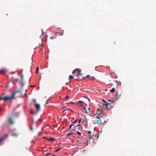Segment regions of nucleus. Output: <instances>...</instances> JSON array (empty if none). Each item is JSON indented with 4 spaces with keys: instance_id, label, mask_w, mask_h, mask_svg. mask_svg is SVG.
<instances>
[{
    "instance_id": "obj_1",
    "label": "nucleus",
    "mask_w": 156,
    "mask_h": 156,
    "mask_svg": "<svg viewBox=\"0 0 156 156\" xmlns=\"http://www.w3.org/2000/svg\"><path fill=\"white\" fill-rule=\"evenodd\" d=\"M69 129L71 131H74L75 134H78V119H76L71 123L70 125Z\"/></svg>"
},
{
    "instance_id": "obj_2",
    "label": "nucleus",
    "mask_w": 156,
    "mask_h": 156,
    "mask_svg": "<svg viewBox=\"0 0 156 156\" xmlns=\"http://www.w3.org/2000/svg\"><path fill=\"white\" fill-rule=\"evenodd\" d=\"M14 98L12 95L10 96H6L4 97H2L0 98V100H3L5 102H6L9 101H10L11 100L13 99Z\"/></svg>"
},
{
    "instance_id": "obj_3",
    "label": "nucleus",
    "mask_w": 156,
    "mask_h": 156,
    "mask_svg": "<svg viewBox=\"0 0 156 156\" xmlns=\"http://www.w3.org/2000/svg\"><path fill=\"white\" fill-rule=\"evenodd\" d=\"M93 121L94 123L97 124L99 125H100L102 123L101 120L99 115H96L95 117H94Z\"/></svg>"
},
{
    "instance_id": "obj_4",
    "label": "nucleus",
    "mask_w": 156,
    "mask_h": 156,
    "mask_svg": "<svg viewBox=\"0 0 156 156\" xmlns=\"http://www.w3.org/2000/svg\"><path fill=\"white\" fill-rule=\"evenodd\" d=\"M82 98L81 100L79 101V106H81L83 107L85 105V100H87V98L85 97H83Z\"/></svg>"
},
{
    "instance_id": "obj_5",
    "label": "nucleus",
    "mask_w": 156,
    "mask_h": 156,
    "mask_svg": "<svg viewBox=\"0 0 156 156\" xmlns=\"http://www.w3.org/2000/svg\"><path fill=\"white\" fill-rule=\"evenodd\" d=\"M87 133H88V134L89 135V139L87 140L86 142L83 143V144H86L87 145L88 144V142L89 141H90V142H91V140H93V137L91 135H90V134H91V132L90 131H89L87 132Z\"/></svg>"
},
{
    "instance_id": "obj_6",
    "label": "nucleus",
    "mask_w": 156,
    "mask_h": 156,
    "mask_svg": "<svg viewBox=\"0 0 156 156\" xmlns=\"http://www.w3.org/2000/svg\"><path fill=\"white\" fill-rule=\"evenodd\" d=\"M85 110V112H84L86 114V115H89V113L90 112V109L88 108H85L84 107V106H83L81 108H80V110Z\"/></svg>"
},
{
    "instance_id": "obj_7",
    "label": "nucleus",
    "mask_w": 156,
    "mask_h": 156,
    "mask_svg": "<svg viewBox=\"0 0 156 156\" xmlns=\"http://www.w3.org/2000/svg\"><path fill=\"white\" fill-rule=\"evenodd\" d=\"M8 134H6L4 135V136H2L0 139V143L2 142L3 140H4L8 136Z\"/></svg>"
},
{
    "instance_id": "obj_8",
    "label": "nucleus",
    "mask_w": 156,
    "mask_h": 156,
    "mask_svg": "<svg viewBox=\"0 0 156 156\" xmlns=\"http://www.w3.org/2000/svg\"><path fill=\"white\" fill-rule=\"evenodd\" d=\"M7 70L5 69H2L1 70L0 72L2 74H4L7 72Z\"/></svg>"
},
{
    "instance_id": "obj_9",
    "label": "nucleus",
    "mask_w": 156,
    "mask_h": 156,
    "mask_svg": "<svg viewBox=\"0 0 156 156\" xmlns=\"http://www.w3.org/2000/svg\"><path fill=\"white\" fill-rule=\"evenodd\" d=\"M37 111H39L40 109V105L39 104H35V105Z\"/></svg>"
},
{
    "instance_id": "obj_10",
    "label": "nucleus",
    "mask_w": 156,
    "mask_h": 156,
    "mask_svg": "<svg viewBox=\"0 0 156 156\" xmlns=\"http://www.w3.org/2000/svg\"><path fill=\"white\" fill-rule=\"evenodd\" d=\"M20 92V90H17L15 91L12 93V95L13 96V97H14V98H15V94L17 93H19Z\"/></svg>"
},
{
    "instance_id": "obj_11",
    "label": "nucleus",
    "mask_w": 156,
    "mask_h": 156,
    "mask_svg": "<svg viewBox=\"0 0 156 156\" xmlns=\"http://www.w3.org/2000/svg\"><path fill=\"white\" fill-rule=\"evenodd\" d=\"M109 104V103H107L103 104V105H105L106 106L105 108V110H107V111L108 110V108L107 106Z\"/></svg>"
},
{
    "instance_id": "obj_12",
    "label": "nucleus",
    "mask_w": 156,
    "mask_h": 156,
    "mask_svg": "<svg viewBox=\"0 0 156 156\" xmlns=\"http://www.w3.org/2000/svg\"><path fill=\"white\" fill-rule=\"evenodd\" d=\"M8 121L11 124H13V121L12 119L11 118L8 119Z\"/></svg>"
},
{
    "instance_id": "obj_13",
    "label": "nucleus",
    "mask_w": 156,
    "mask_h": 156,
    "mask_svg": "<svg viewBox=\"0 0 156 156\" xmlns=\"http://www.w3.org/2000/svg\"><path fill=\"white\" fill-rule=\"evenodd\" d=\"M73 78V77L72 75H70L69 76V80L71 82Z\"/></svg>"
},
{
    "instance_id": "obj_14",
    "label": "nucleus",
    "mask_w": 156,
    "mask_h": 156,
    "mask_svg": "<svg viewBox=\"0 0 156 156\" xmlns=\"http://www.w3.org/2000/svg\"><path fill=\"white\" fill-rule=\"evenodd\" d=\"M101 113V111L100 110V108L98 109L96 112V114L98 115H99V114Z\"/></svg>"
},
{
    "instance_id": "obj_15",
    "label": "nucleus",
    "mask_w": 156,
    "mask_h": 156,
    "mask_svg": "<svg viewBox=\"0 0 156 156\" xmlns=\"http://www.w3.org/2000/svg\"><path fill=\"white\" fill-rule=\"evenodd\" d=\"M47 140H48L50 141H54L55 140V139L54 138H51L47 139Z\"/></svg>"
},
{
    "instance_id": "obj_16",
    "label": "nucleus",
    "mask_w": 156,
    "mask_h": 156,
    "mask_svg": "<svg viewBox=\"0 0 156 156\" xmlns=\"http://www.w3.org/2000/svg\"><path fill=\"white\" fill-rule=\"evenodd\" d=\"M71 132H72V131H71ZM75 132H74V133H73V132H71L70 133H67L66 134V135L68 136H69L71 135H72V134H73V133H75Z\"/></svg>"
},
{
    "instance_id": "obj_17",
    "label": "nucleus",
    "mask_w": 156,
    "mask_h": 156,
    "mask_svg": "<svg viewBox=\"0 0 156 156\" xmlns=\"http://www.w3.org/2000/svg\"><path fill=\"white\" fill-rule=\"evenodd\" d=\"M115 82L117 83V85H121V83L120 81H118L116 80Z\"/></svg>"
},
{
    "instance_id": "obj_18",
    "label": "nucleus",
    "mask_w": 156,
    "mask_h": 156,
    "mask_svg": "<svg viewBox=\"0 0 156 156\" xmlns=\"http://www.w3.org/2000/svg\"><path fill=\"white\" fill-rule=\"evenodd\" d=\"M59 34L60 35H62L63 34V32H57L55 33V34Z\"/></svg>"
},
{
    "instance_id": "obj_19",
    "label": "nucleus",
    "mask_w": 156,
    "mask_h": 156,
    "mask_svg": "<svg viewBox=\"0 0 156 156\" xmlns=\"http://www.w3.org/2000/svg\"><path fill=\"white\" fill-rule=\"evenodd\" d=\"M115 90L114 88H113L110 90V92L111 93H113L115 92Z\"/></svg>"
},
{
    "instance_id": "obj_20",
    "label": "nucleus",
    "mask_w": 156,
    "mask_h": 156,
    "mask_svg": "<svg viewBox=\"0 0 156 156\" xmlns=\"http://www.w3.org/2000/svg\"><path fill=\"white\" fill-rule=\"evenodd\" d=\"M20 78L21 81H23V76L22 75L20 76Z\"/></svg>"
},
{
    "instance_id": "obj_21",
    "label": "nucleus",
    "mask_w": 156,
    "mask_h": 156,
    "mask_svg": "<svg viewBox=\"0 0 156 156\" xmlns=\"http://www.w3.org/2000/svg\"><path fill=\"white\" fill-rule=\"evenodd\" d=\"M78 71V69H75V70H74L73 71V73H75V71Z\"/></svg>"
},
{
    "instance_id": "obj_22",
    "label": "nucleus",
    "mask_w": 156,
    "mask_h": 156,
    "mask_svg": "<svg viewBox=\"0 0 156 156\" xmlns=\"http://www.w3.org/2000/svg\"><path fill=\"white\" fill-rule=\"evenodd\" d=\"M51 154V153H47L46 154V156H48Z\"/></svg>"
},
{
    "instance_id": "obj_23",
    "label": "nucleus",
    "mask_w": 156,
    "mask_h": 156,
    "mask_svg": "<svg viewBox=\"0 0 156 156\" xmlns=\"http://www.w3.org/2000/svg\"><path fill=\"white\" fill-rule=\"evenodd\" d=\"M39 69V68L38 67H37L36 68V73H38V71Z\"/></svg>"
},
{
    "instance_id": "obj_24",
    "label": "nucleus",
    "mask_w": 156,
    "mask_h": 156,
    "mask_svg": "<svg viewBox=\"0 0 156 156\" xmlns=\"http://www.w3.org/2000/svg\"><path fill=\"white\" fill-rule=\"evenodd\" d=\"M30 130H31L32 131L33 130V126H30Z\"/></svg>"
},
{
    "instance_id": "obj_25",
    "label": "nucleus",
    "mask_w": 156,
    "mask_h": 156,
    "mask_svg": "<svg viewBox=\"0 0 156 156\" xmlns=\"http://www.w3.org/2000/svg\"><path fill=\"white\" fill-rule=\"evenodd\" d=\"M78 70H79V76L80 75V72H81V70L79 68Z\"/></svg>"
},
{
    "instance_id": "obj_26",
    "label": "nucleus",
    "mask_w": 156,
    "mask_h": 156,
    "mask_svg": "<svg viewBox=\"0 0 156 156\" xmlns=\"http://www.w3.org/2000/svg\"><path fill=\"white\" fill-rule=\"evenodd\" d=\"M30 114H34V112L33 111H31L30 112Z\"/></svg>"
},
{
    "instance_id": "obj_27",
    "label": "nucleus",
    "mask_w": 156,
    "mask_h": 156,
    "mask_svg": "<svg viewBox=\"0 0 156 156\" xmlns=\"http://www.w3.org/2000/svg\"><path fill=\"white\" fill-rule=\"evenodd\" d=\"M60 149V148H59L58 149H57V150H55V152H57L58 151H59Z\"/></svg>"
},
{
    "instance_id": "obj_28",
    "label": "nucleus",
    "mask_w": 156,
    "mask_h": 156,
    "mask_svg": "<svg viewBox=\"0 0 156 156\" xmlns=\"http://www.w3.org/2000/svg\"><path fill=\"white\" fill-rule=\"evenodd\" d=\"M90 75H87L86 76V78H87L88 77H90Z\"/></svg>"
},
{
    "instance_id": "obj_29",
    "label": "nucleus",
    "mask_w": 156,
    "mask_h": 156,
    "mask_svg": "<svg viewBox=\"0 0 156 156\" xmlns=\"http://www.w3.org/2000/svg\"><path fill=\"white\" fill-rule=\"evenodd\" d=\"M20 84H21V85L22 86H23V83L22 81V82L20 83Z\"/></svg>"
},
{
    "instance_id": "obj_30",
    "label": "nucleus",
    "mask_w": 156,
    "mask_h": 156,
    "mask_svg": "<svg viewBox=\"0 0 156 156\" xmlns=\"http://www.w3.org/2000/svg\"><path fill=\"white\" fill-rule=\"evenodd\" d=\"M42 33L41 34V36H40V37H41L42 36L44 35V32H43V30H42Z\"/></svg>"
},
{
    "instance_id": "obj_31",
    "label": "nucleus",
    "mask_w": 156,
    "mask_h": 156,
    "mask_svg": "<svg viewBox=\"0 0 156 156\" xmlns=\"http://www.w3.org/2000/svg\"><path fill=\"white\" fill-rule=\"evenodd\" d=\"M103 102H104L105 103V104L107 103H108V102H107L106 101H105V100H103Z\"/></svg>"
},
{
    "instance_id": "obj_32",
    "label": "nucleus",
    "mask_w": 156,
    "mask_h": 156,
    "mask_svg": "<svg viewBox=\"0 0 156 156\" xmlns=\"http://www.w3.org/2000/svg\"><path fill=\"white\" fill-rule=\"evenodd\" d=\"M69 96H67L66 97V99H68V98H69Z\"/></svg>"
},
{
    "instance_id": "obj_33",
    "label": "nucleus",
    "mask_w": 156,
    "mask_h": 156,
    "mask_svg": "<svg viewBox=\"0 0 156 156\" xmlns=\"http://www.w3.org/2000/svg\"><path fill=\"white\" fill-rule=\"evenodd\" d=\"M94 79V77H91V79H91V80H93Z\"/></svg>"
},
{
    "instance_id": "obj_34",
    "label": "nucleus",
    "mask_w": 156,
    "mask_h": 156,
    "mask_svg": "<svg viewBox=\"0 0 156 156\" xmlns=\"http://www.w3.org/2000/svg\"><path fill=\"white\" fill-rule=\"evenodd\" d=\"M24 95L26 97H27V92L25 93Z\"/></svg>"
},
{
    "instance_id": "obj_35",
    "label": "nucleus",
    "mask_w": 156,
    "mask_h": 156,
    "mask_svg": "<svg viewBox=\"0 0 156 156\" xmlns=\"http://www.w3.org/2000/svg\"><path fill=\"white\" fill-rule=\"evenodd\" d=\"M69 110V109H66L64 110L63 111V112H64L65 111H66V110Z\"/></svg>"
},
{
    "instance_id": "obj_36",
    "label": "nucleus",
    "mask_w": 156,
    "mask_h": 156,
    "mask_svg": "<svg viewBox=\"0 0 156 156\" xmlns=\"http://www.w3.org/2000/svg\"><path fill=\"white\" fill-rule=\"evenodd\" d=\"M81 120V119H80L79 120V123H80Z\"/></svg>"
},
{
    "instance_id": "obj_37",
    "label": "nucleus",
    "mask_w": 156,
    "mask_h": 156,
    "mask_svg": "<svg viewBox=\"0 0 156 156\" xmlns=\"http://www.w3.org/2000/svg\"><path fill=\"white\" fill-rule=\"evenodd\" d=\"M48 72H51V69L48 70Z\"/></svg>"
},
{
    "instance_id": "obj_38",
    "label": "nucleus",
    "mask_w": 156,
    "mask_h": 156,
    "mask_svg": "<svg viewBox=\"0 0 156 156\" xmlns=\"http://www.w3.org/2000/svg\"><path fill=\"white\" fill-rule=\"evenodd\" d=\"M35 87V85L31 86H30V87Z\"/></svg>"
},
{
    "instance_id": "obj_39",
    "label": "nucleus",
    "mask_w": 156,
    "mask_h": 156,
    "mask_svg": "<svg viewBox=\"0 0 156 156\" xmlns=\"http://www.w3.org/2000/svg\"><path fill=\"white\" fill-rule=\"evenodd\" d=\"M50 38L51 39H53L54 38V37H50Z\"/></svg>"
},
{
    "instance_id": "obj_40",
    "label": "nucleus",
    "mask_w": 156,
    "mask_h": 156,
    "mask_svg": "<svg viewBox=\"0 0 156 156\" xmlns=\"http://www.w3.org/2000/svg\"><path fill=\"white\" fill-rule=\"evenodd\" d=\"M41 133H40H40H39V134H38V136H39V135H41Z\"/></svg>"
},
{
    "instance_id": "obj_41",
    "label": "nucleus",
    "mask_w": 156,
    "mask_h": 156,
    "mask_svg": "<svg viewBox=\"0 0 156 156\" xmlns=\"http://www.w3.org/2000/svg\"><path fill=\"white\" fill-rule=\"evenodd\" d=\"M85 78H86V77H83V79H85Z\"/></svg>"
},
{
    "instance_id": "obj_42",
    "label": "nucleus",
    "mask_w": 156,
    "mask_h": 156,
    "mask_svg": "<svg viewBox=\"0 0 156 156\" xmlns=\"http://www.w3.org/2000/svg\"><path fill=\"white\" fill-rule=\"evenodd\" d=\"M73 103H74L73 102H71L70 103V104H73Z\"/></svg>"
},
{
    "instance_id": "obj_43",
    "label": "nucleus",
    "mask_w": 156,
    "mask_h": 156,
    "mask_svg": "<svg viewBox=\"0 0 156 156\" xmlns=\"http://www.w3.org/2000/svg\"><path fill=\"white\" fill-rule=\"evenodd\" d=\"M81 133L79 132V135H80Z\"/></svg>"
},
{
    "instance_id": "obj_44",
    "label": "nucleus",
    "mask_w": 156,
    "mask_h": 156,
    "mask_svg": "<svg viewBox=\"0 0 156 156\" xmlns=\"http://www.w3.org/2000/svg\"><path fill=\"white\" fill-rule=\"evenodd\" d=\"M80 149H81V151H82V150H81V148H80ZM82 151H85V150H82Z\"/></svg>"
},
{
    "instance_id": "obj_45",
    "label": "nucleus",
    "mask_w": 156,
    "mask_h": 156,
    "mask_svg": "<svg viewBox=\"0 0 156 156\" xmlns=\"http://www.w3.org/2000/svg\"><path fill=\"white\" fill-rule=\"evenodd\" d=\"M44 139H48L47 138H46L45 137H44Z\"/></svg>"
},
{
    "instance_id": "obj_46",
    "label": "nucleus",
    "mask_w": 156,
    "mask_h": 156,
    "mask_svg": "<svg viewBox=\"0 0 156 156\" xmlns=\"http://www.w3.org/2000/svg\"><path fill=\"white\" fill-rule=\"evenodd\" d=\"M12 74H14V72H12Z\"/></svg>"
},
{
    "instance_id": "obj_47",
    "label": "nucleus",
    "mask_w": 156,
    "mask_h": 156,
    "mask_svg": "<svg viewBox=\"0 0 156 156\" xmlns=\"http://www.w3.org/2000/svg\"><path fill=\"white\" fill-rule=\"evenodd\" d=\"M79 94H81V93L79 91Z\"/></svg>"
},
{
    "instance_id": "obj_48",
    "label": "nucleus",
    "mask_w": 156,
    "mask_h": 156,
    "mask_svg": "<svg viewBox=\"0 0 156 156\" xmlns=\"http://www.w3.org/2000/svg\"><path fill=\"white\" fill-rule=\"evenodd\" d=\"M118 96L117 94H116V96L117 97Z\"/></svg>"
},
{
    "instance_id": "obj_49",
    "label": "nucleus",
    "mask_w": 156,
    "mask_h": 156,
    "mask_svg": "<svg viewBox=\"0 0 156 156\" xmlns=\"http://www.w3.org/2000/svg\"><path fill=\"white\" fill-rule=\"evenodd\" d=\"M117 78V76H116V77H115V79H116V78Z\"/></svg>"
},
{
    "instance_id": "obj_50",
    "label": "nucleus",
    "mask_w": 156,
    "mask_h": 156,
    "mask_svg": "<svg viewBox=\"0 0 156 156\" xmlns=\"http://www.w3.org/2000/svg\"><path fill=\"white\" fill-rule=\"evenodd\" d=\"M109 101V102H110V101H111V100H109V101Z\"/></svg>"
},
{
    "instance_id": "obj_51",
    "label": "nucleus",
    "mask_w": 156,
    "mask_h": 156,
    "mask_svg": "<svg viewBox=\"0 0 156 156\" xmlns=\"http://www.w3.org/2000/svg\"><path fill=\"white\" fill-rule=\"evenodd\" d=\"M78 126H80V124H79Z\"/></svg>"
},
{
    "instance_id": "obj_52",
    "label": "nucleus",
    "mask_w": 156,
    "mask_h": 156,
    "mask_svg": "<svg viewBox=\"0 0 156 156\" xmlns=\"http://www.w3.org/2000/svg\"><path fill=\"white\" fill-rule=\"evenodd\" d=\"M52 156H55V155H52Z\"/></svg>"
},
{
    "instance_id": "obj_53",
    "label": "nucleus",
    "mask_w": 156,
    "mask_h": 156,
    "mask_svg": "<svg viewBox=\"0 0 156 156\" xmlns=\"http://www.w3.org/2000/svg\"><path fill=\"white\" fill-rule=\"evenodd\" d=\"M72 156H75V155H73Z\"/></svg>"
},
{
    "instance_id": "obj_54",
    "label": "nucleus",
    "mask_w": 156,
    "mask_h": 156,
    "mask_svg": "<svg viewBox=\"0 0 156 156\" xmlns=\"http://www.w3.org/2000/svg\"><path fill=\"white\" fill-rule=\"evenodd\" d=\"M98 136L97 137V138H98Z\"/></svg>"
},
{
    "instance_id": "obj_55",
    "label": "nucleus",
    "mask_w": 156,
    "mask_h": 156,
    "mask_svg": "<svg viewBox=\"0 0 156 156\" xmlns=\"http://www.w3.org/2000/svg\"><path fill=\"white\" fill-rule=\"evenodd\" d=\"M66 104H69V103H66Z\"/></svg>"
},
{
    "instance_id": "obj_56",
    "label": "nucleus",
    "mask_w": 156,
    "mask_h": 156,
    "mask_svg": "<svg viewBox=\"0 0 156 156\" xmlns=\"http://www.w3.org/2000/svg\"><path fill=\"white\" fill-rule=\"evenodd\" d=\"M1 108H0V111H1Z\"/></svg>"
},
{
    "instance_id": "obj_57",
    "label": "nucleus",
    "mask_w": 156,
    "mask_h": 156,
    "mask_svg": "<svg viewBox=\"0 0 156 156\" xmlns=\"http://www.w3.org/2000/svg\"><path fill=\"white\" fill-rule=\"evenodd\" d=\"M78 76V74H77V75L76 76Z\"/></svg>"
}]
</instances>
